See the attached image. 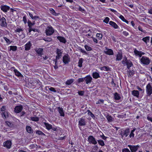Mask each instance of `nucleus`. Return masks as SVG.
I'll return each instance as SVG.
<instances>
[{"label":"nucleus","mask_w":152,"mask_h":152,"mask_svg":"<svg viewBox=\"0 0 152 152\" xmlns=\"http://www.w3.org/2000/svg\"><path fill=\"white\" fill-rule=\"evenodd\" d=\"M92 76L95 79H97L100 77L99 73L96 72L93 73Z\"/></svg>","instance_id":"nucleus-23"},{"label":"nucleus","mask_w":152,"mask_h":152,"mask_svg":"<svg viewBox=\"0 0 152 152\" xmlns=\"http://www.w3.org/2000/svg\"><path fill=\"white\" fill-rule=\"evenodd\" d=\"M44 124L46 128L48 130L51 129L52 128V125L48 123H45Z\"/></svg>","instance_id":"nucleus-32"},{"label":"nucleus","mask_w":152,"mask_h":152,"mask_svg":"<svg viewBox=\"0 0 152 152\" xmlns=\"http://www.w3.org/2000/svg\"><path fill=\"white\" fill-rule=\"evenodd\" d=\"M83 62V59L82 58H80L79 60L78 66L80 67H82V63Z\"/></svg>","instance_id":"nucleus-25"},{"label":"nucleus","mask_w":152,"mask_h":152,"mask_svg":"<svg viewBox=\"0 0 152 152\" xmlns=\"http://www.w3.org/2000/svg\"><path fill=\"white\" fill-rule=\"evenodd\" d=\"M14 71L16 75L18 76V77L20 76L21 75V73H20L17 69H14Z\"/></svg>","instance_id":"nucleus-41"},{"label":"nucleus","mask_w":152,"mask_h":152,"mask_svg":"<svg viewBox=\"0 0 152 152\" xmlns=\"http://www.w3.org/2000/svg\"><path fill=\"white\" fill-rule=\"evenodd\" d=\"M119 18L123 21L126 23L127 24L128 23V21L126 19H125L124 17L122 15H121L119 16Z\"/></svg>","instance_id":"nucleus-37"},{"label":"nucleus","mask_w":152,"mask_h":152,"mask_svg":"<svg viewBox=\"0 0 152 152\" xmlns=\"http://www.w3.org/2000/svg\"><path fill=\"white\" fill-rule=\"evenodd\" d=\"M109 18L107 17H106L104 20V22L106 23H107L109 21Z\"/></svg>","instance_id":"nucleus-49"},{"label":"nucleus","mask_w":152,"mask_h":152,"mask_svg":"<svg viewBox=\"0 0 152 152\" xmlns=\"http://www.w3.org/2000/svg\"><path fill=\"white\" fill-rule=\"evenodd\" d=\"M31 120L33 121H37L39 120V119L37 117H32L31 118Z\"/></svg>","instance_id":"nucleus-55"},{"label":"nucleus","mask_w":152,"mask_h":152,"mask_svg":"<svg viewBox=\"0 0 152 152\" xmlns=\"http://www.w3.org/2000/svg\"><path fill=\"white\" fill-rule=\"evenodd\" d=\"M69 57L68 55H65L63 57V61L65 64H66L69 61Z\"/></svg>","instance_id":"nucleus-12"},{"label":"nucleus","mask_w":152,"mask_h":152,"mask_svg":"<svg viewBox=\"0 0 152 152\" xmlns=\"http://www.w3.org/2000/svg\"><path fill=\"white\" fill-rule=\"evenodd\" d=\"M43 39L45 41H47V42H50L52 40V39L50 38H44Z\"/></svg>","instance_id":"nucleus-46"},{"label":"nucleus","mask_w":152,"mask_h":152,"mask_svg":"<svg viewBox=\"0 0 152 152\" xmlns=\"http://www.w3.org/2000/svg\"><path fill=\"white\" fill-rule=\"evenodd\" d=\"M148 12L150 14H152V8L148 10Z\"/></svg>","instance_id":"nucleus-64"},{"label":"nucleus","mask_w":152,"mask_h":152,"mask_svg":"<svg viewBox=\"0 0 152 152\" xmlns=\"http://www.w3.org/2000/svg\"><path fill=\"white\" fill-rule=\"evenodd\" d=\"M114 98L115 100H118L120 99L121 97L117 93H115L114 94Z\"/></svg>","instance_id":"nucleus-29"},{"label":"nucleus","mask_w":152,"mask_h":152,"mask_svg":"<svg viewBox=\"0 0 152 152\" xmlns=\"http://www.w3.org/2000/svg\"><path fill=\"white\" fill-rule=\"evenodd\" d=\"M97 141L99 144L101 146H103L105 144L103 140H98Z\"/></svg>","instance_id":"nucleus-35"},{"label":"nucleus","mask_w":152,"mask_h":152,"mask_svg":"<svg viewBox=\"0 0 152 152\" xmlns=\"http://www.w3.org/2000/svg\"><path fill=\"white\" fill-rule=\"evenodd\" d=\"M122 152H131L128 148H124L122 150Z\"/></svg>","instance_id":"nucleus-52"},{"label":"nucleus","mask_w":152,"mask_h":152,"mask_svg":"<svg viewBox=\"0 0 152 152\" xmlns=\"http://www.w3.org/2000/svg\"><path fill=\"white\" fill-rule=\"evenodd\" d=\"M23 31V29L21 28H17L15 30V31L18 33H20V32Z\"/></svg>","instance_id":"nucleus-47"},{"label":"nucleus","mask_w":152,"mask_h":152,"mask_svg":"<svg viewBox=\"0 0 152 152\" xmlns=\"http://www.w3.org/2000/svg\"><path fill=\"white\" fill-rule=\"evenodd\" d=\"M43 51V49L42 48H39L38 50H36V52L40 56L42 55Z\"/></svg>","instance_id":"nucleus-28"},{"label":"nucleus","mask_w":152,"mask_h":152,"mask_svg":"<svg viewBox=\"0 0 152 152\" xmlns=\"http://www.w3.org/2000/svg\"><path fill=\"white\" fill-rule=\"evenodd\" d=\"M54 32V30L52 27H48L46 30V33L47 35H51Z\"/></svg>","instance_id":"nucleus-3"},{"label":"nucleus","mask_w":152,"mask_h":152,"mask_svg":"<svg viewBox=\"0 0 152 152\" xmlns=\"http://www.w3.org/2000/svg\"><path fill=\"white\" fill-rule=\"evenodd\" d=\"M122 58V54L120 53H118L117 55V58L116 59V61H119L121 60Z\"/></svg>","instance_id":"nucleus-24"},{"label":"nucleus","mask_w":152,"mask_h":152,"mask_svg":"<svg viewBox=\"0 0 152 152\" xmlns=\"http://www.w3.org/2000/svg\"><path fill=\"white\" fill-rule=\"evenodd\" d=\"M128 146L129 147L132 152H135L137 150L139 147L138 145H128Z\"/></svg>","instance_id":"nucleus-7"},{"label":"nucleus","mask_w":152,"mask_h":152,"mask_svg":"<svg viewBox=\"0 0 152 152\" xmlns=\"http://www.w3.org/2000/svg\"><path fill=\"white\" fill-rule=\"evenodd\" d=\"M0 8L3 11L6 12L9 10L10 9V7L9 6L7 5H1Z\"/></svg>","instance_id":"nucleus-14"},{"label":"nucleus","mask_w":152,"mask_h":152,"mask_svg":"<svg viewBox=\"0 0 152 152\" xmlns=\"http://www.w3.org/2000/svg\"><path fill=\"white\" fill-rule=\"evenodd\" d=\"M31 45V44L30 42H27L25 45V50H28L30 49V47Z\"/></svg>","instance_id":"nucleus-16"},{"label":"nucleus","mask_w":152,"mask_h":152,"mask_svg":"<svg viewBox=\"0 0 152 152\" xmlns=\"http://www.w3.org/2000/svg\"><path fill=\"white\" fill-rule=\"evenodd\" d=\"M85 78V80L86 83V84H88V83H90L92 82V78L91 76L90 75H87L86 77Z\"/></svg>","instance_id":"nucleus-13"},{"label":"nucleus","mask_w":152,"mask_h":152,"mask_svg":"<svg viewBox=\"0 0 152 152\" xmlns=\"http://www.w3.org/2000/svg\"><path fill=\"white\" fill-rule=\"evenodd\" d=\"M74 81L73 79H70L67 80L66 82V84L67 85H70Z\"/></svg>","instance_id":"nucleus-34"},{"label":"nucleus","mask_w":152,"mask_h":152,"mask_svg":"<svg viewBox=\"0 0 152 152\" xmlns=\"http://www.w3.org/2000/svg\"><path fill=\"white\" fill-rule=\"evenodd\" d=\"M106 118L109 122H111L113 121V118L112 117L109 115H107Z\"/></svg>","instance_id":"nucleus-31"},{"label":"nucleus","mask_w":152,"mask_h":152,"mask_svg":"<svg viewBox=\"0 0 152 152\" xmlns=\"http://www.w3.org/2000/svg\"><path fill=\"white\" fill-rule=\"evenodd\" d=\"M122 64L124 66H127V68L129 69V68L133 65L131 61L129 60H127L126 57L124 58L123 60L122 61Z\"/></svg>","instance_id":"nucleus-1"},{"label":"nucleus","mask_w":152,"mask_h":152,"mask_svg":"<svg viewBox=\"0 0 152 152\" xmlns=\"http://www.w3.org/2000/svg\"><path fill=\"white\" fill-rule=\"evenodd\" d=\"M109 24L115 29L117 28L118 27L115 23L111 21L109 22Z\"/></svg>","instance_id":"nucleus-21"},{"label":"nucleus","mask_w":152,"mask_h":152,"mask_svg":"<svg viewBox=\"0 0 152 152\" xmlns=\"http://www.w3.org/2000/svg\"><path fill=\"white\" fill-rule=\"evenodd\" d=\"M36 133L37 134H38L39 135L44 134L42 132L39 130H37L36 131Z\"/></svg>","instance_id":"nucleus-54"},{"label":"nucleus","mask_w":152,"mask_h":152,"mask_svg":"<svg viewBox=\"0 0 152 152\" xmlns=\"http://www.w3.org/2000/svg\"><path fill=\"white\" fill-rule=\"evenodd\" d=\"M96 36L99 39H101L102 37V35L101 34L97 33L96 35Z\"/></svg>","instance_id":"nucleus-44"},{"label":"nucleus","mask_w":152,"mask_h":152,"mask_svg":"<svg viewBox=\"0 0 152 152\" xmlns=\"http://www.w3.org/2000/svg\"><path fill=\"white\" fill-rule=\"evenodd\" d=\"M123 34L124 35H125V36H127L129 34L127 32H126V31H124L123 32Z\"/></svg>","instance_id":"nucleus-61"},{"label":"nucleus","mask_w":152,"mask_h":152,"mask_svg":"<svg viewBox=\"0 0 152 152\" xmlns=\"http://www.w3.org/2000/svg\"><path fill=\"white\" fill-rule=\"evenodd\" d=\"M84 47L86 50L87 51H91L92 50V48L87 45H85Z\"/></svg>","instance_id":"nucleus-36"},{"label":"nucleus","mask_w":152,"mask_h":152,"mask_svg":"<svg viewBox=\"0 0 152 152\" xmlns=\"http://www.w3.org/2000/svg\"><path fill=\"white\" fill-rule=\"evenodd\" d=\"M10 48V50H12L13 51H15L17 49V47L15 46H11Z\"/></svg>","instance_id":"nucleus-43"},{"label":"nucleus","mask_w":152,"mask_h":152,"mask_svg":"<svg viewBox=\"0 0 152 152\" xmlns=\"http://www.w3.org/2000/svg\"><path fill=\"white\" fill-rule=\"evenodd\" d=\"M4 39L7 43L9 44L10 43V40L9 39L6 37H4Z\"/></svg>","instance_id":"nucleus-53"},{"label":"nucleus","mask_w":152,"mask_h":152,"mask_svg":"<svg viewBox=\"0 0 152 152\" xmlns=\"http://www.w3.org/2000/svg\"><path fill=\"white\" fill-rule=\"evenodd\" d=\"M101 136L102 137V139L104 140H105L107 138V137H106L105 136H104V135L103 134L102 136Z\"/></svg>","instance_id":"nucleus-63"},{"label":"nucleus","mask_w":152,"mask_h":152,"mask_svg":"<svg viewBox=\"0 0 152 152\" xmlns=\"http://www.w3.org/2000/svg\"><path fill=\"white\" fill-rule=\"evenodd\" d=\"M100 69L102 70L108 71L110 70V68L106 66H104L100 67Z\"/></svg>","instance_id":"nucleus-27"},{"label":"nucleus","mask_w":152,"mask_h":152,"mask_svg":"<svg viewBox=\"0 0 152 152\" xmlns=\"http://www.w3.org/2000/svg\"><path fill=\"white\" fill-rule=\"evenodd\" d=\"M134 74L133 72L131 71L130 70L129 72L128 76L130 77H132L133 76Z\"/></svg>","instance_id":"nucleus-50"},{"label":"nucleus","mask_w":152,"mask_h":152,"mask_svg":"<svg viewBox=\"0 0 152 152\" xmlns=\"http://www.w3.org/2000/svg\"><path fill=\"white\" fill-rule=\"evenodd\" d=\"M28 26L29 28H32V26L33 25V24L31 22H28Z\"/></svg>","instance_id":"nucleus-57"},{"label":"nucleus","mask_w":152,"mask_h":152,"mask_svg":"<svg viewBox=\"0 0 152 152\" xmlns=\"http://www.w3.org/2000/svg\"><path fill=\"white\" fill-rule=\"evenodd\" d=\"M78 125L80 126H83L86 125L85 119L83 117L79 119Z\"/></svg>","instance_id":"nucleus-11"},{"label":"nucleus","mask_w":152,"mask_h":152,"mask_svg":"<svg viewBox=\"0 0 152 152\" xmlns=\"http://www.w3.org/2000/svg\"><path fill=\"white\" fill-rule=\"evenodd\" d=\"M23 109V106L20 105L16 106L15 108V112L17 113L20 112Z\"/></svg>","instance_id":"nucleus-15"},{"label":"nucleus","mask_w":152,"mask_h":152,"mask_svg":"<svg viewBox=\"0 0 152 152\" xmlns=\"http://www.w3.org/2000/svg\"><path fill=\"white\" fill-rule=\"evenodd\" d=\"M85 80L84 78H81L78 79L77 82L78 83H80L83 82Z\"/></svg>","instance_id":"nucleus-48"},{"label":"nucleus","mask_w":152,"mask_h":152,"mask_svg":"<svg viewBox=\"0 0 152 152\" xmlns=\"http://www.w3.org/2000/svg\"><path fill=\"white\" fill-rule=\"evenodd\" d=\"M146 91L148 96H150L152 94V87L150 83H149L146 87Z\"/></svg>","instance_id":"nucleus-4"},{"label":"nucleus","mask_w":152,"mask_h":152,"mask_svg":"<svg viewBox=\"0 0 152 152\" xmlns=\"http://www.w3.org/2000/svg\"><path fill=\"white\" fill-rule=\"evenodd\" d=\"M129 129H126L124 132V133H121V136L122 137L124 136H125L126 137L127 136L129 133Z\"/></svg>","instance_id":"nucleus-17"},{"label":"nucleus","mask_w":152,"mask_h":152,"mask_svg":"<svg viewBox=\"0 0 152 152\" xmlns=\"http://www.w3.org/2000/svg\"><path fill=\"white\" fill-rule=\"evenodd\" d=\"M88 140L89 143H92L94 145L97 144V141L96 140L95 138L91 135L89 136L88 138Z\"/></svg>","instance_id":"nucleus-5"},{"label":"nucleus","mask_w":152,"mask_h":152,"mask_svg":"<svg viewBox=\"0 0 152 152\" xmlns=\"http://www.w3.org/2000/svg\"><path fill=\"white\" fill-rule=\"evenodd\" d=\"M32 84H33L35 86H40V82L38 80H34L31 83Z\"/></svg>","instance_id":"nucleus-19"},{"label":"nucleus","mask_w":152,"mask_h":152,"mask_svg":"<svg viewBox=\"0 0 152 152\" xmlns=\"http://www.w3.org/2000/svg\"><path fill=\"white\" fill-rule=\"evenodd\" d=\"M58 112L60 114V115L61 116H64V114L63 111V108L60 107H58Z\"/></svg>","instance_id":"nucleus-20"},{"label":"nucleus","mask_w":152,"mask_h":152,"mask_svg":"<svg viewBox=\"0 0 152 152\" xmlns=\"http://www.w3.org/2000/svg\"><path fill=\"white\" fill-rule=\"evenodd\" d=\"M27 132L29 133H31L32 132V130L30 126H27L26 127Z\"/></svg>","instance_id":"nucleus-26"},{"label":"nucleus","mask_w":152,"mask_h":152,"mask_svg":"<svg viewBox=\"0 0 152 152\" xmlns=\"http://www.w3.org/2000/svg\"><path fill=\"white\" fill-rule=\"evenodd\" d=\"M104 101L102 99H99L98 101L96 103L97 104H101V103H103Z\"/></svg>","instance_id":"nucleus-51"},{"label":"nucleus","mask_w":152,"mask_h":152,"mask_svg":"<svg viewBox=\"0 0 152 152\" xmlns=\"http://www.w3.org/2000/svg\"><path fill=\"white\" fill-rule=\"evenodd\" d=\"M57 38L61 42L64 43H65L66 42V40L64 37L58 36L57 37Z\"/></svg>","instance_id":"nucleus-18"},{"label":"nucleus","mask_w":152,"mask_h":152,"mask_svg":"<svg viewBox=\"0 0 152 152\" xmlns=\"http://www.w3.org/2000/svg\"><path fill=\"white\" fill-rule=\"evenodd\" d=\"M147 119L148 120L152 122V118H151L149 116H148L147 117Z\"/></svg>","instance_id":"nucleus-62"},{"label":"nucleus","mask_w":152,"mask_h":152,"mask_svg":"<svg viewBox=\"0 0 152 152\" xmlns=\"http://www.w3.org/2000/svg\"><path fill=\"white\" fill-rule=\"evenodd\" d=\"M104 53L108 55H113V50L110 49H108L106 47L105 49L104 50Z\"/></svg>","instance_id":"nucleus-9"},{"label":"nucleus","mask_w":152,"mask_h":152,"mask_svg":"<svg viewBox=\"0 0 152 152\" xmlns=\"http://www.w3.org/2000/svg\"><path fill=\"white\" fill-rule=\"evenodd\" d=\"M87 112H88V114L90 115L92 118H94L95 117L94 115L89 110H87Z\"/></svg>","instance_id":"nucleus-40"},{"label":"nucleus","mask_w":152,"mask_h":152,"mask_svg":"<svg viewBox=\"0 0 152 152\" xmlns=\"http://www.w3.org/2000/svg\"><path fill=\"white\" fill-rule=\"evenodd\" d=\"M6 110V107L5 106H3L1 109V111H4Z\"/></svg>","instance_id":"nucleus-59"},{"label":"nucleus","mask_w":152,"mask_h":152,"mask_svg":"<svg viewBox=\"0 0 152 152\" xmlns=\"http://www.w3.org/2000/svg\"><path fill=\"white\" fill-rule=\"evenodd\" d=\"M78 93L80 95L83 96V95L84 94V92L83 91H80L78 92Z\"/></svg>","instance_id":"nucleus-60"},{"label":"nucleus","mask_w":152,"mask_h":152,"mask_svg":"<svg viewBox=\"0 0 152 152\" xmlns=\"http://www.w3.org/2000/svg\"><path fill=\"white\" fill-rule=\"evenodd\" d=\"M46 90H48V89L50 91H53L54 92H56V91L55 90V89L53 87H46Z\"/></svg>","instance_id":"nucleus-30"},{"label":"nucleus","mask_w":152,"mask_h":152,"mask_svg":"<svg viewBox=\"0 0 152 152\" xmlns=\"http://www.w3.org/2000/svg\"><path fill=\"white\" fill-rule=\"evenodd\" d=\"M134 53L136 56H138L141 54V51H138L136 49H135Z\"/></svg>","instance_id":"nucleus-38"},{"label":"nucleus","mask_w":152,"mask_h":152,"mask_svg":"<svg viewBox=\"0 0 152 152\" xmlns=\"http://www.w3.org/2000/svg\"><path fill=\"white\" fill-rule=\"evenodd\" d=\"M78 9L79 11H80L82 12H83L84 11V9H82V7L80 6H79Z\"/></svg>","instance_id":"nucleus-56"},{"label":"nucleus","mask_w":152,"mask_h":152,"mask_svg":"<svg viewBox=\"0 0 152 152\" xmlns=\"http://www.w3.org/2000/svg\"><path fill=\"white\" fill-rule=\"evenodd\" d=\"M149 37H145L143 38L142 40L143 41L145 42L146 43L147 42L149 41Z\"/></svg>","instance_id":"nucleus-39"},{"label":"nucleus","mask_w":152,"mask_h":152,"mask_svg":"<svg viewBox=\"0 0 152 152\" xmlns=\"http://www.w3.org/2000/svg\"><path fill=\"white\" fill-rule=\"evenodd\" d=\"M78 49L80 50L82 53H84L85 54H86V52L85 50H84L83 49L79 47Z\"/></svg>","instance_id":"nucleus-45"},{"label":"nucleus","mask_w":152,"mask_h":152,"mask_svg":"<svg viewBox=\"0 0 152 152\" xmlns=\"http://www.w3.org/2000/svg\"><path fill=\"white\" fill-rule=\"evenodd\" d=\"M50 12L52 14L54 15H56V13L55 12V11L53 9H52L50 10Z\"/></svg>","instance_id":"nucleus-58"},{"label":"nucleus","mask_w":152,"mask_h":152,"mask_svg":"<svg viewBox=\"0 0 152 152\" xmlns=\"http://www.w3.org/2000/svg\"><path fill=\"white\" fill-rule=\"evenodd\" d=\"M0 25L3 27H6L7 26L6 19L4 17H2L0 19Z\"/></svg>","instance_id":"nucleus-6"},{"label":"nucleus","mask_w":152,"mask_h":152,"mask_svg":"<svg viewBox=\"0 0 152 152\" xmlns=\"http://www.w3.org/2000/svg\"><path fill=\"white\" fill-rule=\"evenodd\" d=\"M135 129H133L132 130V131L131 132V133L129 135V136L131 138V137H134V134L133 133V132L135 131Z\"/></svg>","instance_id":"nucleus-42"},{"label":"nucleus","mask_w":152,"mask_h":152,"mask_svg":"<svg viewBox=\"0 0 152 152\" xmlns=\"http://www.w3.org/2000/svg\"><path fill=\"white\" fill-rule=\"evenodd\" d=\"M132 94L134 96L138 97L139 95V92L137 90H133L132 92Z\"/></svg>","instance_id":"nucleus-22"},{"label":"nucleus","mask_w":152,"mask_h":152,"mask_svg":"<svg viewBox=\"0 0 152 152\" xmlns=\"http://www.w3.org/2000/svg\"><path fill=\"white\" fill-rule=\"evenodd\" d=\"M2 117L4 118H6L8 116V113L7 112H4L3 113H2L1 114Z\"/></svg>","instance_id":"nucleus-33"},{"label":"nucleus","mask_w":152,"mask_h":152,"mask_svg":"<svg viewBox=\"0 0 152 152\" xmlns=\"http://www.w3.org/2000/svg\"><path fill=\"white\" fill-rule=\"evenodd\" d=\"M11 145V142L10 140H7L4 142L3 143L4 146L8 149H9L10 148Z\"/></svg>","instance_id":"nucleus-8"},{"label":"nucleus","mask_w":152,"mask_h":152,"mask_svg":"<svg viewBox=\"0 0 152 152\" xmlns=\"http://www.w3.org/2000/svg\"><path fill=\"white\" fill-rule=\"evenodd\" d=\"M141 62L144 65H148L150 62L149 58L146 56H142L140 59Z\"/></svg>","instance_id":"nucleus-2"},{"label":"nucleus","mask_w":152,"mask_h":152,"mask_svg":"<svg viewBox=\"0 0 152 152\" xmlns=\"http://www.w3.org/2000/svg\"><path fill=\"white\" fill-rule=\"evenodd\" d=\"M61 50L58 48H57L56 50V53L57 55L56 56V59H59L61 56L62 53Z\"/></svg>","instance_id":"nucleus-10"}]
</instances>
